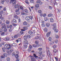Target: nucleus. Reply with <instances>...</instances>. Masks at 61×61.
<instances>
[{
  "instance_id": "obj_1",
  "label": "nucleus",
  "mask_w": 61,
  "mask_h": 61,
  "mask_svg": "<svg viewBox=\"0 0 61 61\" xmlns=\"http://www.w3.org/2000/svg\"><path fill=\"white\" fill-rule=\"evenodd\" d=\"M23 47L25 49H26L28 46V42L27 40L24 41H23Z\"/></svg>"
},
{
  "instance_id": "obj_2",
  "label": "nucleus",
  "mask_w": 61,
  "mask_h": 61,
  "mask_svg": "<svg viewBox=\"0 0 61 61\" xmlns=\"http://www.w3.org/2000/svg\"><path fill=\"white\" fill-rule=\"evenodd\" d=\"M10 39L9 37H6L4 39V40H5L6 41H9L10 40Z\"/></svg>"
},
{
  "instance_id": "obj_3",
  "label": "nucleus",
  "mask_w": 61,
  "mask_h": 61,
  "mask_svg": "<svg viewBox=\"0 0 61 61\" xmlns=\"http://www.w3.org/2000/svg\"><path fill=\"white\" fill-rule=\"evenodd\" d=\"M1 26L2 27L1 28H6V26H5V23H2L1 24Z\"/></svg>"
},
{
  "instance_id": "obj_4",
  "label": "nucleus",
  "mask_w": 61,
  "mask_h": 61,
  "mask_svg": "<svg viewBox=\"0 0 61 61\" xmlns=\"http://www.w3.org/2000/svg\"><path fill=\"white\" fill-rule=\"evenodd\" d=\"M35 39H41V37L40 36H36L35 38Z\"/></svg>"
},
{
  "instance_id": "obj_5",
  "label": "nucleus",
  "mask_w": 61,
  "mask_h": 61,
  "mask_svg": "<svg viewBox=\"0 0 61 61\" xmlns=\"http://www.w3.org/2000/svg\"><path fill=\"white\" fill-rule=\"evenodd\" d=\"M8 45L9 46V47L8 48V50H9V49H11V48H12V46H12V45H11L10 44H8Z\"/></svg>"
},
{
  "instance_id": "obj_6",
  "label": "nucleus",
  "mask_w": 61,
  "mask_h": 61,
  "mask_svg": "<svg viewBox=\"0 0 61 61\" xmlns=\"http://www.w3.org/2000/svg\"><path fill=\"white\" fill-rule=\"evenodd\" d=\"M30 18H30V17L27 16L26 17L25 19L26 20H27V21H28V20H29Z\"/></svg>"
},
{
  "instance_id": "obj_7",
  "label": "nucleus",
  "mask_w": 61,
  "mask_h": 61,
  "mask_svg": "<svg viewBox=\"0 0 61 61\" xmlns=\"http://www.w3.org/2000/svg\"><path fill=\"white\" fill-rule=\"evenodd\" d=\"M51 34V32L47 33L46 34V36L47 37H49L50 36V35Z\"/></svg>"
},
{
  "instance_id": "obj_8",
  "label": "nucleus",
  "mask_w": 61,
  "mask_h": 61,
  "mask_svg": "<svg viewBox=\"0 0 61 61\" xmlns=\"http://www.w3.org/2000/svg\"><path fill=\"white\" fill-rule=\"evenodd\" d=\"M47 51V53L48 56H50V54H51V53H50V52L49 51V50H48L47 51V50H46Z\"/></svg>"
},
{
  "instance_id": "obj_9",
  "label": "nucleus",
  "mask_w": 61,
  "mask_h": 61,
  "mask_svg": "<svg viewBox=\"0 0 61 61\" xmlns=\"http://www.w3.org/2000/svg\"><path fill=\"white\" fill-rule=\"evenodd\" d=\"M15 15V14H14V17L15 18V19H17V18H18V16H17L16 15Z\"/></svg>"
},
{
  "instance_id": "obj_10",
  "label": "nucleus",
  "mask_w": 61,
  "mask_h": 61,
  "mask_svg": "<svg viewBox=\"0 0 61 61\" xmlns=\"http://www.w3.org/2000/svg\"><path fill=\"white\" fill-rule=\"evenodd\" d=\"M14 7H15V8L16 9L18 8V7L19 8V6H18V4L15 5L14 6Z\"/></svg>"
},
{
  "instance_id": "obj_11",
  "label": "nucleus",
  "mask_w": 61,
  "mask_h": 61,
  "mask_svg": "<svg viewBox=\"0 0 61 61\" xmlns=\"http://www.w3.org/2000/svg\"><path fill=\"white\" fill-rule=\"evenodd\" d=\"M8 45L6 44L4 46V47L5 48V49H8Z\"/></svg>"
},
{
  "instance_id": "obj_12",
  "label": "nucleus",
  "mask_w": 61,
  "mask_h": 61,
  "mask_svg": "<svg viewBox=\"0 0 61 61\" xmlns=\"http://www.w3.org/2000/svg\"><path fill=\"white\" fill-rule=\"evenodd\" d=\"M24 41H26V40L27 39V37L26 36H25V35L24 36Z\"/></svg>"
},
{
  "instance_id": "obj_13",
  "label": "nucleus",
  "mask_w": 61,
  "mask_h": 61,
  "mask_svg": "<svg viewBox=\"0 0 61 61\" xmlns=\"http://www.w3.org/2000/svg\"><path fill=\"white\" fill-rule=\"evenodd\" d=\"M24 10H21V15H25V13L24 12Z\"/></svg>"
},
{
  "instance_id": "obj_14",
  "label": "nucleus",
  "mask_w": 61,
  "mask_h": 61,
  "mask_svg": "<svg viewBox=\"0 0 61 61\" xmlns=\"http://www.w3.org/2000/svg\"><path fill=\"white\" fill-rule=\"evenodd\" d=\"M2 28V29H3L4 32H6L7 31V29L5 28Z\"/></svg>"
},
{
  "instance_id": "obj_15",
  "label": "nucleus",
  "mask_w": 61,
  "mask_h": 61,
  "mask_svg": "<svg viewBox=\"0 0 61 61\" xmlns=\"http://www.w3.org/2000/svg\"><path fill=\"white\" fill-rule=\"evenodd\" d=\"M39 46V45H36L35 44H34L33 45V47H37L38 46Z\"/></svg>"
},
{
  "instance_id": "obj_16",
  "label": "nucleus",
  "mask_w": 61,
  "mask_h": 61,
  "mask_svg": "<svg viewBox=\"0 0 61 61\" xmlns=\"http://www.w3.org/2000/svg\"><path fill=\"white\" fill-rule=\"evenodd\" d=\"M27 24V23L25 21L23 23V25H26Z\"/></svg>"
},
{
  "instance_id": "obj_17",
  "label": "nucleus",
  "mask_w": 61,
  "mask_h": 61,
  "mask_svg": "<svg viewBox=\"0 0 61 61\" xmlns=\"http://www.w3.org/2000/svg\"><path fill=\"white\" fill-rule=\"evenodd\" d=\"M38 54H39L40 55V56L43 53V52L41 51H40L38 52Z\"/></svg>"
},
{
  "instance_id": "obj_18",
  "label": "nucleus",
  "mask_w": 61,
  "mask_h": 61,
  "mask_svg": "<svg viewBox=\"0 0 61 61\" xmlns=\"http://www.w3.org/2000/svg\"><path fill=\"white\" fill-rule=\"evenodd\" d=\"M54 19L53 18H51L50 19V21L52 23L54 22Z\"/></svg>"
},
{
  "instance_id": "obj_19",
  "label": "nucleus",
  "mask_w": 61,
  "mask_h": 61,
  "mask_svg": "<svg viewBox=\"0 0 61 61\" xmlns=\"http://www.w3.org/2000/svg\"><path fill=\"white\" fill-rule=\"evenodd\" d=\"M15 52H13L11 54V56H15Z\"/></svg>"
},
{
  "instance_id": "obj_20",
  "label": "nucleus",
  "mask_w": 61,
  "mask_h": 61,
  "mask_svg": "<svg viewBox=\"0 0 61 61\" xmlns=\"http://www.w3.org/2000/svg\"><path fill=\"white\" fill-rule=\"evenodd\" d=\"M54 44V42L53 41H51L50 42V44L51 45H53Z\"/></svg>"
},
{
  "instance_id": "obj_21",
  "label": "nucleus",
  "mask_w": 61,
  "mask_h": 61,
  "mask_svg": "<svg viewBox=\"0 0 61 61\" xmlns=\"http://www.w3.org/2000/svg\"><path fill=\"white\" fill-rule=\"evenodd\" d=\"M3 55L5 57H7V54L6 53H4L3 54Z\"/></svg>"
},
{
  "instance_id": "obj_22",
  "label": "nucleus",
  "mask_w": 61,
  "mask_h": 61,
  "mask_svg": "<svg viewBox=\"0 0 61 61\" xmlns=\"http://www.w3.org/2000/svg\"><path fill=\"white\" fill-rule=\"evenodd\" d=\"M16 3V0H14L12 2V3L13 5H14V4H16L15 3Z\"/></svg>"
},
{
  "instance_id": "obj_23",
  "label": "nucleus",
  "mask_w": 61,
  "mask_h": 61,
  "mask_svg": "<svg viewBox=\"0 0 61 61\" xmlns=\"http://www.w3.org/2000/svg\"><path fill=\"white\" fill-rule=\"evenodd\" d=\"M28 33L30 35H32V32L31 30L29 31Z\"/></svg>"
},
{
  "instance_id": "obj_24",
  "label": "nucleus",
  "mask_w": 61,
  "mask_h": 61,
  "mask_svg": "<svg viewBox=\"0 0 61 61\" xmlns=\"http://www.w3.org/2000/svg\"><path fill=\"white\" fill-rule=\"evenodd\" d=\"M25 30H23L22 29V31H25V30H27V27H25Z\"/></svg>"
},
{
  "instance_id": "obj_25",
  "label": "nucleus",
  "mask_w": 61,
  "mask_h": 61,
  "mask_svg": "<svg viewBox=\"0 0 61 61\" xmlns=\"http://www.w3.org/2000/svg\"><path fill=\"white\" fill-rule=\"evenodd\" d=\"M5 22L6 24H9L10 23V21L8 20H6Z\"/></svg>"
},
{
  "instance_id": "obj_26",
  "label": "nucleus",
  "mask_w": 61,
  "mask_h": 61,
  "mask_svg": "<svg viewBox=\"0 0 61 61\" xmlns=\"http://www.w3.org/2000/svg\"><path fill=\"white\" fill-rule=\"evenodd\" d=\"M10 4H11L12 2L13 3V1H14V0H8V2H9L10 1Z\"/></svg>"
},
{
  "instance_id": "obj_27",
  "label": "nucleus",
  "mask_w": 61,
  "mask_h": 61,
  "mask_svg": "<svg viewBox=\"0 0 61 61\" xmlns=\"http://www.w3.org/2000/svg\"><path fill=\"white\" fill-rule=\"evenodd\" d=\"M31 59V61H36V59L34 58H32Z\"/></svg>"
},
{
  "instance_id": "obj_28",
  "label": "nucleus",
  "mask_w": 61,
  "mask_h": 61,
  "mask_svg": "<svg viewBox=\"0 0 61 61\" xmlns=\"http://www.w3.org/2000/svg\"><path fill=\"white\" fill-rule=\"evenodd\" d=\"M46 25L47 27H48L50 26V24L49 23H47L46 24Z\"/></svg>"
},
{
  "instance_id": "obj_29",
  "label": "nucleus",
  "mask_w": 61,
  "mask_h": 61,
  "mask_svg": "<svg viewBox=\"0 0 61 61\" xmlns=\"http://www.w3.org/2000/svg\"><path fill=\"white\" fill-rule=\"evenodd\" d=\"M24 11H25V12L26 13H28V10H27V9H25Z\"/></svg>"
},
{
  "instance_id": "obj_30",
  "label": "nucleus",
  "mask_w": 61,
  "mask_h": 61,
  "mask_svg": "<svg viewBox=\"0 0 61 61\" xmlns=\"http://www.w3.org/2000/svg\"><path fill=\"white\" fill-rule=\"evenodd\" d=\"M4 1L3 0H1V2H0V4H4Z\"/></svg>"
},
{
  "instance_id": "obj_31",
  "label": "nucleus",
  "mask_w": 61,
  "mask_h": 61,
  "mask_svg": "<svg viewBox=\"0 0 61 61\" xmlns=\"http://www.w3.org/2000/svg\"><path fill=\"white\" fill-rule=\"evenodd\" d=\"M2 49L3 50V51L4 52H5V48H4V47H3L2 48Z\"/></svg>"
},
{
  "instance_id": "obj_32",
  "label": "nucleus",
  "mask_w": 61,
  "mask_h": 61,
  "mask_svg": "<svg viewBox=\"0 0 61 61\" xmlns=\"http://www.w3.org/2000/svg\"><path fill=\"white\" fill-rule=\"evenodd\" d=\"M12 44H13V45H12V46H16V44L15 43H13L11 45H12Z\"/></svg>"
},
{
  "instance_id": "obj_33",
  "label": "nucleus",
  "mask_w": 61,
  "mask_h": 61,
  "mask_svg": "<svg viewBox=\"0 0 61 61\" xmlns=\"http://www.w3.org/2000/svg\"><path fill=\"white\" fill-rule=\"evenodd\" d=\"M15 57L16 58H18V57H19V56L18 54H16L15 55Z\"/></svg>"
},
{
  "instance_id": "obj_34",
  "label": "nucleus",
  "mask_w": 61,
  "mask_h": 61,
  "mask_svg": "<svg viewBox=\"0 0 61 61\" xmlns=\"http://www.w3.org/2000/svg\"><path fill=\"white\" fill-rule=\"evenodd\" d=\"M44 31L45 32H47V29L46 28H45L44 29Z\"/></svg>"
},
{
  "instance_id": "obj_35",
  "label": "nucleus",
  "mask_w": 61,
  "mask_h": 61,
  "mask_svg": "<svg viewBox=\"0 0 61 61\" xmlns=\"http://www.w3.org/2000/svg\"><path fill=\"white\" fill-rule=\"evenodd\" d=\"M35 43L36 44H37V45H38V43H39V41H35Z\"/></svg>"
},
{
  "instance_id": "obj_36",
  "label": "nucleus",
  "mask_w": 61,
  "mask_h": 61,
  "mask_svg": "<svg viewBox=\"0 0 61 61\" xmlns=\"http://www.w3.org/2000/svg\"><path fill=\"white\" fill-rule=\"evenodd\" d=\"M12 22L13 23H16V21L15 19H13L12 20Z\"/></svg>"
},
{
  "instance_id": "obj_37",
  "label": "nucleus",
  "mask_w": 61,
  "mask_h": 61,
  "mask_svg": "<svg viewBox=\"0 0 61 61\" xmlns=\"http://www.w3.org/2000/svg\"><path fill=\"white\" fill-rule=\"evenodd\" d=\"M6 60L7 61H9L10 60V57H8L7 58Z\"/></svg>"
},
{
  "instance_id": "obj_38",
  "label": "nucleus",
  "mask_w": 61,
  "mask_h": 61,
  "mask_svg": "<svg viewBox=\"0 0 61 61\" xmlns=\"http://www.w3.org/2000/svg\"><path fill=\"white\" fill-rule=\"evenodd\" d=\"M33 56L34 57H35V58H37V57H38V56H37L35 54H34Z\"/></svg>"
},
{
  "instance_id": "obj_39",
  "label": "nucleus",
  "mask_w": 61,
  "mask_h": 61,
  "mask_svg": "<svg viewBox=\"0 0 61 61\" xmlns=\"http://www.w3.org/2000/svg\"><path fill=\"white\" fill-rule=\"evenodd\" d=\"M44 20L45 21H47L48 19H47V18L46 17H45L44 18Z\"/></svg>"
},
{
  "instance_id": "obj_40",
  "label": "nucleus",
  "mask_w": 61,
  "mask_h": 61,
  "mask_svg": "<svg viewBox=\"0 0 61 61\" xmlns=\"http://www.w3.org/2000/svg\"><path fill=\"white\" fill-rule=\"evenodd\" d=\"M19 9H18L15 10V12L16 13L17 12H19Z\"/></svg>"
},
{
  "instance_id": "obj_41",
  "label": "nucleus",
  "mask_w": 61,
  "mask_h": 61,
  "mask_svg": "<svg viewBox=\"0 0 61 61\" xmlns=\"http://www.w3.org/2000/svg\"><path fill=\"white\" fill-rule=\"evenodd\" d=\"M58 29H56L54 30L55 32H56V33H57V32H58Z\"/></svg>"
},
{
  "instance_id": "obj_42",
  "label": "nucleus",
  "mask_w": 61,
  "mask_h": 61,
  "mask_svg": "<svg viewBox=\"0 0 61 61\" xmlns=\"http://www.w3.org/2000/svg\"><path fill=\"white\" fill-rule=\"evenodd\" d=\"M48 16H49V17H50V16H53V14H48Z\"/></svg>"
},
{
  "instance_id": "obj_43",
  "label": "nucleus",
  "mask_w": 61,
  "mask_h": 61,
  "mask_svg": "<svg viewBox=\"0 0 61 61\" xmlns=\"http://www.w3.org/2000/svg\"><path fill=\"white\" fill-rule=\"evenodd\" d=\"M35 6L36 7H38L39 6V5L38 4H36Z\"/></svg>"
},
{
  "instance_id": "obj_44",
  "label": "nucleus",
  "mask_w": 61,
  "mask_h": 61,
  "mask_svg": "<svg viewBox=\"0 0 61 61\" xmlns=\"http://www.w3.org/2000/svg\"><path fill=\"white\" fill-rule=\"evenodd\" d=\"M27 37V38H30V37H31V36H30L29 35H27V36H26Z\"/></svg>"
},
{
  "instance_id": "obj_45",
  "label": "nucleus",
  "mask_w": 61,
  "mask_h": 61,
  "mask_svg": "<svg viewBox=\"0 0 61 61\" xmlns=\"http://www.w3.org/2000/svg\"><path fill=\"white\" fill-rule=\"evenodd\" d=\"M40 1H41V0H38L36 2L37 3V4H39Z\"/></svg>"
},
{
  "instance_id": "obj_46",
  "label": "nucleus",
  "mask_w": 61,
  "mask_h": 61,
  "mask_svg": "<svg viewBox=\"0 0 61 61\" xmlns=\"http://www.w3.org/2000/svg\"><path fill=\"white\" fill-rule=\"evenodd\" d=\"M5 34V33L4 32H1V36H3Z\"/></svg>"
},
{
  "instance_id": "obj_47",
  "label": "nucleus",
  "mask_w": 61,
  "mask_h": 61,
  "mask_svg": "<svg viewBox=\"0 0 61 61\" xmlns=\"http://www.w3.org/2000/svg\"><path fill=\"white\" fill-rule=\"evenodd\" d=\"M53 48L54 49H55L56 47V45H54L53 46Z\"/></svg>"
},
{
  "instance_id": "obj_48",
  "label": "nucleus",
  "mask_w": 61,
  "mask_h": 61,
  "mask_svg": "<svg viewBox=\"0 0 61 61\" xmlns=\"http://www.w3.org/2000/svg\"><path fill=\"white\" fill-rule=\"evenodd\" d=\"M20 9L21 10H22V11H23L24 9H23V7L22 6H20Z\"/></svg>"
},
{
  "instance_id": "obj_49",
  "label": "nucleus",
  "mask_w": 61,
  "mask_h": 61,
  "mask_svg": "<svg viewBox=\"0 0 61 61\" xmlns=\"http://www.w3.org/2000/svg\"><path fill=\"white\" fill-rule=\"evenodd\" d=\"M4 13V11L3 10H1L0 11V14H3Z\"/></svg>"
},
{
  "instance_id": "obj_50",
  "label": "nucleus",
  "mask_w": 61,
  "mask_h": 61,
  "mask_svg": "<svg viewBox=\"0 0 61 61\" xmlns=\"http://www.w3.org/2000/svg\"><path fill=\"white\" fill-rule=\"evenodd\" d=\"M41 26H42V27H45V26H46V24H42L41 25Z\"/></svg>"
},
{
  "instance_id": "obj_51",
  "label": "nucleus",
  "mask_w": 61,
  "mask_h": 61,
  "mask_svg": "<svg viewBox=\"0 0 61 61\" xmlns=\"http://www.w3.org/2000/svg\"><path fill=\"white\" fill-rule=\"evenodd\" d=\"M10 53H12V52H14V50H10Z\"/></svg>"
},
{
  "instance_id": "obj_52",
  "label": "nucleus",
  "mask_w": 61,
  "mask_h": 61,
  "mask_svg": "<svg viewBox=\"0 0 61 61\" xmlns=\"http://www.w3.org/2000/svg\"><path fill=\"white\" fill-rule=\"evenodd\" d=\"M49 40V41H51L52 40V38L51 37H49L48 38Z\"/></svg>"
},
{
  "instance_id": "obj_53",
  "label": "nucleus",
  "mask_w": 61,
  "mask_h": 61,
  "mask_svg": "<svg viewBox=\"0 0 61 61\" xmlns=\"http://www.w3.org/2000/svg\"><path fill=\"white\" fill-rule=\"evenodd\" d=\"M38 12L40 14H41V13H42V10H39L38 11Z\"/></svg>"
},
{
  "instance_id": "obj_54",
  "label": "nucleus",
  "mask_w": 61,
  "mask_h": 61,
  "mask_svg": "<svg viewBox=\"0 0 61 61\" xmlns=\"http://www.w3.org/2000/svg\"><path fill=\"white\" fill-rule=\"evenodd\" d=\"M49 9L51 10L52 9V7L51 6H49Z\"/></svg>"
},
{
  "instance_id": "obj_55",
  "label": "nucleus",
  "mask_w": 61,
  "mask_h": 61,
  "mask_svg": "<svg viewBox=\"0 0 61 61\" xmlns=\"http://www.w3.org/2000/svg\"><path fill=\"white\" fill-rule=\"evenodd\" d=\"M29 48H30V49H31L32 48V46L31 45H30Z\"/></svg>"
},
{
  "instance_id": "obj_56",
  "label": "nucleus",
  "mask_w": 61,
  "mask_h": 61,
  "mask_svg": "<svg viewBox=\"0 0 61 61\" xmlns=\"http://www.w3.org/2000/svg\"><path fill=\"white\" fill-rule=\"evenodd\" d=\"M12 25H14V26H16L17 24H15V23H12Z\"/></svg>"
},
{
  "instance_id": "obj_57",
  "label": "nucleus",
  "mask_w": 61,
  "mask_h": 61,
  "mask_svg": "<svg viewBox=\"0 0 61 61\" xmlns=\"http://www.w3.org/2000/svg\"><path fill=\"white\" fill-rule=\"evenodd\" d=\"M20 34L22 35L23 34H24V31H23V30H21L20 32Z\"/></svg>"
},
{
  "instance_id": "obj_58",
  "label": "nucleus",
  "mask_w": 61,
  "mask_h": 61,
  "mask_svg": "<svg viewBox=\"0 0 61 61\" xmlns=\"http://www.w3.org/2000/svg\"><path fill=\"white\" fill-rule=\"evenodd\" d=\"M55 59H56V61H58V58L57 57H55Z\"/></svg>"
},
{
  "instance_id": "obj_59",
  "label": "nucleus",
  "mask_w": 61,
  "mask_h": 61,
  "mask_svg": "<svg viewBox=\"0 0 61 61\" xmlns=\"http://www.w3.org/2000/svg\"><path fill=\"white\" fill-rule=\"evenodd\" d=\"M1 58H5V57L4 56L2 55L1 56Z\"/></svg>"
},
{
  "instance_id": "obj_60",
  "label": "nucleus",
  "mask_w": 61,
  "mask_h": 61,
  "mask_svg": "<svg viewBox=\"0 0 61 61\" xmlns=\"http://www.w3.org/2000/svg\"><path fill=\"white\" fill-rule=\"evenodd\" d=\"M17 13H16V15H19L20 14V12H16Z\"/></svg>"
},
{
  "instance_id": "obj_61",
  "label": "nucleus",
  "mask_w": 61,
  "mask_h": 61,
  "mask_svg": "<svg viewBox=\"0 0 61 61\" xmlns=\"http://www.w3.org/2000/svg\"><path fill=\"white\" fill-rule=\"evenodd\" d=\"M42 16L43 17H45V16H46V14H43Z\"/></svg>"
},
{
  "instance_id": "obj_62",
  "label": "nucleus",
  "mask_w": 61,
  "mask_h": 61,
  "mask_svg": "<svg viewBox=\"0 0 61 61\" xmlns=\"http://www.w3.org/2000/svg\"><path fill=\"white\" fill-rule=\"evenodd\" d=\"M53 27H56V23H54L53 24Z\"/></svg>"
},
{
  "instance_id": "obj_63",
  "label": "nucleus",
  "mask_w": 61,
  "mask_h": 61,
  "mask_svg": "<svg viewBox=\"0 0 61 61\" xmlns=\"http://www.w3.org/2000/svg\"><path fill=\"white\" fill-rule=\"evenodd\" d=\"M57 51L56 49H55L54 50V52L55 53H56V52H57Z\"/></svg>"
},
{
  "instance_id": "obj_64",
  "label": "nucleus",
  "mask_w": 61,
  "mask_h": 61,
  "mask_svg": "<svg viewBox=\"0 0 61 61\" xmlns=\"http://www.w3.org/2000/svg\"><path fill=\"white\" fill-rule=\"evenodd\" d=\"M3 10L5 11H6V7H4Z\"/></svg>"
}]
</instances>
